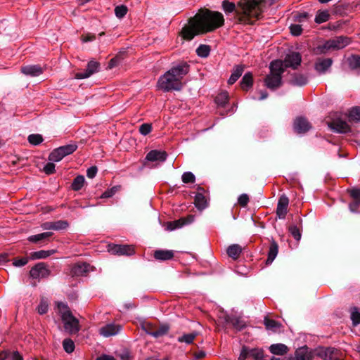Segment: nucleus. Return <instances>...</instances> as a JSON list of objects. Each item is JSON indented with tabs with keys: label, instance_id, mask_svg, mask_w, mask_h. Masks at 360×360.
I'll list each match as a JSON object with an SVG mask.
<instances>
[{
	"label": "nucleus",
	"instance_id": "f257e3e1",
	"mask_svg": "<svg viewBox=\"0 0 360 360\" xmlns=\"http://www.w3.org/2000/svg\"><path fill=\"white\" fill-rule=\"evenodd\" d=\"M224 25L221 13L207 8H200L189 18L180 32V36L186 41L192 40L195 36L212 32Z\"/></svg>",
	"mask_w": 360,
	"mask_h": 360
},
{
	"label": "nucleus",
	"instance_id": "f03ea898",
	"mask_svg": "<svg viewBox=\"0 0 360 360\" xmlns=\"http://www.w3.org/2000/svg\"><path fill=\"white\" fill-rule=\"evenodd\" d=\"M259 0H240L237 4L236 19L244 25L254 24L262 15Z\"/></svg>",
	"mask_w": 360,
	"mask_h": 360
},
{
	"label": "nucleus",
	"instance_id": "7ed1b4c3",
	"mask_svg": "<svg viewBox=\"0 0 360 360\" xmlns=\"http://www.w3.org/2000/svg\"><path fill=\"white\" fill-rule=\"evenodd\" d=\"M269 73L265 77V86L271 90H276L281 86L282 75L284 72L282 60H272L269 64Z\"/></svg>",
	"mask_w": 360,
	"mask_h": 360
},
{
	"label": "nucleus",
	"instance_id": "20e7f679",
	"mask_svg": "<svg viewBox=\"0 0 360 360\" xmlns=\"http://www.w3.org/2000/svg\"><path fill=\"white\" fill-rule=\"evenodd\" d=\"M57 309L64 323L65 330L70 334L77 333L79 330V321L73 316L69 307L63 302H58Z\"/></svg>",
	"mask_w": 360,
	"mask_h": 360
},
{
	"label": "nucleus",
	"instance_id": "39448f33",
	"mask_svg": "<svg viewBox=\"0 0 360 360\" xmlns=\"http://www.w3.org/2000/svg\"><path fill=\"white\" fill-rule=\"evenodd\" d=\"M157 88L165 92H169L172 90L179 91L182 87V82L179 79L174 77L168 70L163 75L160 77L157 82Z\"/></svg>",
	"mask_w": 360,
	"mask_h": 360
},
{
	"label": "nucleus",
	"instance_id": "423d86ee",
	"mask_svg": "<svg viewBox=\"0 0 360 360\" xmlns=\"http://www.w3.org/2000/svg\"><path fill=\"white\" fill-rule=\"evenodd\" d=\"M350 43V39L346 37H337L326 41L323 45L317 47L319 53H326L331 50H338L345 48Z\"/></svg>",
	"mask_w": 360,
	"mask_h": 360
},
{
	"label": "nucleus",
	"instance_id": "0eeeda50",
	"mask_svg": "<svg viewBox=\"0 0 360 360\" xmlns=\"http://www.w3.org/2000/svg\"><path fill=\"white\" fill-rule=\"evenodd\" d=\"M316 355L323 360H343V352L334 347H320L316 350Z\"/></svg>",
	"mask_w": 360,
	"mask_h": 360
},
{
	"label": "nucleus",
	"instance_id": "6e6552de",
	"mask_svg": "<svg viewBox=\"0 0 360 360\" xmlns=\"http://www.w3.org/2000/svg\"><path fill=\"white\" fill-rule=\"evenodd\" d=\"M50 274V270L44 262L37 264L30 271V275L34 279L47 278Z\"/></svg>",
	"mask_w": 360,
	"mask_h": 360
},
{
	"label": "nucleus",
	"instance_id": "1a4fd4ad",
	"mask_svg": "<svg viewBox=\"0 0 360 360\" xmlns=\"http://www.w3.org/2000/svg\"><path fill=\"white\" fill-rule=\"evenodd\" d=\"M109 251L112 255L131 256L135 253L134 246L132 245H109Z\"/></svg>",
	"mask_w": 360,
	"mask_h": 360
},
{
	"label": "nucleus",
	"instance_id": "9d476101",
	"mask_svg": "<svg viewBox=\"0 0 360 360\" xmlns=\"http://www.w3.org/2000/svg\"><path fill=\"white\" fill-rule=\"evenodd\" d=\"M302 62V56L298 52H292L287 54L282 63L283 64L284 70L287 68H291L294 70L297 69Z\"/></svg>",
	"mask_w": 360,
	"mask_h": 360
},
{
	"label": "nucleus",
	"instance_id": "9b49d317",
	"mask_svg": "<svg viewBox=\"0 0 360 360\" xmlns=\"http://www.w3.org/2000/svg\"><path fill=\"white\" fill-rule=\"evenodd\" d=\"M169 71L174 77L181 82L183 77L189 72L190 65L187 62L181 61L176 65H174Z\"/></svg>",
	"mask_w": 360,
	"mask_h": 360
},
{
	"label": "nucleus",
	"instance_id": "f8f14e48",
	"mask_svg": "<svg viewBox=\"0 0 360 360\" xmlns=\"http://www.w3.org/2000/svg\"><path fill=\"white\" fill-rule=\"evenodd\" d=\"M328 126L333 131L340 134H347L351 131V127L347 123V122L341 119H336L331 122H328Z\"/></svg>",
	"mask_w": 360,
	"mask_h": 360
},
{
	"label": "nucleus",
	"instance_id": "ddd939ff",
	"mask_svg": "<svg viewBox=\"0 0 360 360\" xmlns=\"http://www.w3.org/2000/svg\"><path fill=\"white\" fill-rule=\"evenodd\" d=\"M194 220L193 215H188L186 217H181L177 220L168 221L165 223V226L167 231H174L176 229L181 228L184 225L191 224Z\"/></svg>",
	"mask_w": 360,
	"mask_h": 360
},
{
	"label": "nucleus",
	"instance_id": "4468645a",
	"mask_svg": "<svg viewBox=\"0 0 360 360\" xmlns=\"http://www.w3.org/2000/svg\"><path fill=\"white\" fill-rule=\"evenodd\" d=\"M289 198L285 195H282L278 201L276 207V216L281 219H284L286 217L288 210Z\"/></svg>",
	"mask_w": 360,
	"mask_h": 360
},
{
	"label": "nucleus",
	"instance_id": "2eb2a0df",
	"mask_svg": "<svg viewBox=\"0 0 360 360\" xmlns=\"http://www.w3.org/2000/svg\"><path fill=\"white\" fill-rule=\"evenodd\" d=\"M315 356L316 351L314 352L307 346L297 349L295 352V360H314Z\"/></svg>",
	"mask_w": 360,
	"mask_h": 360
},
{
	"label": "nucleus",
	"instance_id": "dca6fc26",
	"mask_svg": "<svg viewBox=\"0 0 360 360\" xmlns=\"http://www.w3.org/2000/svg\"><path fill=\"white\" fill-rule=\"evenodd\" d=\"M99 65L98 62L94 60L89 61L87 64L86 69L83 72H77L75 74V78L81 79L89 77L94 73L98 72Z\"/></svg>",
	"mask_w": 360,
	"mask_h": 360
},
{
	"label": "nucleus",
	"instance_id": "f3484780",
	"mask_svg": "<svg viewBox=\"0 0 360 360\" xmlns=\"http://www.w3.org/2000/svg\"><path fill=\"white\" fill-rule=\"evenodd\" d=\"M93 270V267L86 263H77L71 269L72 276H84Z\"/></svg>",
	"mask_w": 360,
	"mask_h": 360
},
{
	"label": "nucleus",
	"instance_id": "a211bd4d",
	"mask_svg": "<svg viewBox=\"0 0 360 360\" xmlns=\"http://www.w3.org/2000/svg\"><path fill=\"white\" fill-rule=\"evenodd\" d=\"M69 223L66 220H58L56 221H47L41 225L44 230L61 231L68 229Z\"/></svg>",
	"mask_w": 360,
	"mask_h": 360
},
{
	"label": "nucleus",
	"instance_id": "6ab92c4d",
	"mask_svg": "<svg viewBox=\"0 0 360 360\" xmlns=\"http://www.w3.org/2000/svg\"><path fill=\"white\" fill-rule=\"evenodd\" d=\"M121 330V326L118 324L109 323L99 329L100 335L104 337H110L117 335Z\"/></svg>",
	"mask_w": 360,
	"mask_h": 360
},
{
	"label": "nucleus",
	"instance_id": "aec40b11",
	"mask_svg": "<svg viewBox=\"0 0 360 360\" xmlns=\"http://www.w3.org/2000/svg\"><path fill=\"white\" fill-rule=\"evenodd\" d=\"M310 128V123L304 117H297L294 122V129L297 133H305L309 131Z\"/></svg>",
	"mask_w": 360,
	"mask_h": 360
},
{
	"label": "nucleus",
	"instance_id": "412c9836",
	"mask_svg": "<svg viewBox=\"0 0 360 360\" xmlns=\"http://www.w3.org/2000/svg\"><path fill=\"white\" fill-rule=\"evenodd\" d=\"M331 58H318L314 64L315 70L320 74L324 73L332 65Z\"/></svg>",
	"mask_w": 360,
	"mask_h": 360
},
{
	"label": "nucleus",
	"instance_id": "4be33fe9",
	"mask_svg": "<svg viewBox=\"0 0 360 360\" xmlns=\"http://www.w3.org/2000/svg\"><path fill=\"white\" fill-rule=\"evenodd\" d=\"M21 72L26 75L37 77L44 72V69L38 65H27L21 68Z\"/></svg>",
	"mask_w": 360,
	"mask_h": 360
},
{
	"label": "nucleus",
	"instance_id": "5701e85b",
	"mask_svg": "<svg viewBox=\"0 0 360 360\" xmlns=\"http://www.w3.org/2000/svg\"><path fill=\"white\" fill-rule=\"evenodd\" d=\"M167 154L165 151L158 150H152L146 155V159L150 162L161 161L163 162L167 159Z\"/></svg>",
	"mask_w": 360,
	"mask_h": 360
},
{
	"label": "nucleus",
	"instance_id": "b1692460",
	"mask_svg": "<svg viewBox=\"0 0 360 360\" xmlns=\"http://www.w3.org/2000/svg\"><path fill=\"white\" fill-rule=\"evenodd\" d=\"M153 257L156 260L167 261L173 259L174 253L173 250H157L154 251Z\"/></svg>",
	"mask_w": 360,
	"mask_h": 360
},
{
	"label": "nucleus",
	"instance_id": "393cba45",
	"mask_svg": "<svg viewBox=\"0 0 360 360\" xmlns=\"http://www.w3.org/2000/svg\"><path fill=\"white\" fill-rule=\"evenodd\" d=\"M209 200V195H202L201 193H196L194 199V205L198 210H202L208 206Z\"/></svg>",
	"mask_w": 360,
	"mask_h": 360
},
{
	"label": "nucleus",
	"instance_id": "a878e982",
	"mask_svg": "<svg viewBox=\"0 0 360 360\" xmlns=\"http://www.w3.org/2000/svg\"><path fill=\"white\" fill-rule=\"evenodd\" d=\"M264 324L266 330H269L275 333L280 332L283 328V325L281 323L269 319L267 316H266L264 319Z\"/></svg>",
	"mask_w": 360,
	"mask_h": 360
},
{
	"label": "nucleus",
	"instance_id": "bb28decb",
	"mask_svg": "<svg viewBox=\"0 0 360 360\" xmlns=\"http://www.w3.org/2000/svg\"><path fill=\"white\" fill-rule=\"evenodd\" d=\"M243 252V248L238 244H232L226 249V253L233 260H237Z\"/></svg>",
	"mask_w": 360,
	"mask_h": 360
},
{
	"label": "nucleus",
	"instance_id": "cd10ccee",
	"mask_svg": "<svg viewBox=\"0 0 360 360\" xmlns=\"http://www.w3.org/2000/svg\"><path fill=\"white\" fill-rule=\"evenodd\" d=\"M269 351L274 355L283 356L288 352L289 349L285 345L278 343L271 345L269 347Z\"/></svg>",
	"mask_w": 360,
	"mask_h": 360
},
{
	"label": "nucleus",
	"instance_id": "c85d7f7f",
	"mask_svg": "<svg viewBox=\"0 0 360 360\" xmlns=\"http://www.w3.org/2000/svg\"><path fill=\"white\" fill-rule=\"evenodd\" d=\"M278 252V245L274 240H271L269 248L268 257L266 262L267 264H271L274 260Z\"/></svg>",
	"mask_w": 360,
	"mask_h": 360
},
{
	"label": "nucleus",
	"instance_id": "c756f323",
	"mask_svg": "<svg viewBox=\"0 0 360 360\" xmlns=\"http://www.w3.org/2000/svg\"><path fill=\"white\" fill-rule=\"evenodd\" d=\"M253 82L252 74L250 72L245 73L240 83L241 89L248 91V89L252 86Z\"/></svg>",
	"mask_w": 360,
	"mask_h": 360
},
{
	"label": "nucleus",
	"instance_id": "7c9ffc66",
	"mask_svg": "<svg viewBox=\"0 0 360 360\" xmlns=\"http://www.w3.org/2000/svg\"><path fill=\"white\" fill-rule=\"evenodd\" d=\"M53 235V232H44L41 233L30 236L28 237L27 240L31 243H37L42 240H49V238Z\"/></svg>",
	"mask_w": 360,
	"mask_h": 360
},
{
	"label": "nucleus",
	"instance_id": "2f4dec72",
	"mask_svg": "<svg viewBox=\"0 0 360 360\" xmlns=\"http://www.w3.org/2000/svg\"><path fill=\"white\" fill-rule=\"evenodd\" d=\"M308 82L307 77L302 74H295L290 80V83L293 86H302Z\"/></svg>",
	"mask_w": 360,
	"mask_h": 360
},
{
	"label": "nucleus",
	"instance_id": "473e14b6",
	"mask_svg": "<svg viewBox=\"0 0 360 360\" xmlns=\"http://www.w3.org/2000/svg\"><path fill=\"white\" fill-rule=\"evenodd\" d=\"M229 95L226 91H221L216 96L214 101L218 106L224 107L229 103Z\"/></svg>",
	"mask_w": 360,
	"mask_h": 360
},
{
	"label": "nucleus",
	"instance_id": "72a5a7b5",
	"mask_svg": "<svg viewBox=\"0 0 360 360\" xmlns=\"http://www.w3.org/2000/svg\"><path fill=\"white\" fill-rule=\"evenodd\" d=\"M244 68L242 65H236L234 69L233 72L231 75V77H229L228 80V83L229 84H233L242 75L243 72Z\"/></svg>",
	"mask_w": 360,
	"mask_h": 360
},
{
	"label": "nucleus",
	"instance_id": "f704fd0d",
	"mask_svg": "<svg viewBox=\"0 0 360 360\" xmlns=\"http://www.w3.org/2000/svg\"><path fill=\"white\" fill-rule=\"evenodd\" d=\"M349 122H358L360 121V107L352 108L347 114Z\"/></svg>",
	"mask_w": 360,
	"mask_h": 360
},
{
	"label": "nucleus",
	"instance_id": "c9c22d12",
	"mask_svg": "<svg viewBox=\"0 0 360 360\" xmlns=\"http://www.w3.org/2000/svg\"><path fill=\"white\" fill-rule=\"evenodd\" d=\"M55 252V250H39L30 254L32 259H45Z\"/></svg>",
	"mask_w": 360,
	"mask_h": 360
},
{
	"label": "nucleus",
	"instance_id": "e433bc0d",
	"mask_svg": "<svg viewBox=\"0 0 360 360\" xmlns=\"http://www.w3.org/2000/svg\"><path fill=\"white\" fill-rule=\"evenodd\" d=\"M84 182L85 179L84 176L79 175L74 179L71 188L73 191H78L83 187Z\"/></svg>",
	"mask_w": 360,
	"mask_h": 360
},
{
	"label": "nucleus",
	"instance_id": "4c0bfd02",
	"mask_svg": "<svg viewBox=\"0 0 360 360\" xmlns=\"http://www.w3.org/2000/svg\"><path fill=\"white\" fill-rule=\"evenodd\" d=\"M65 155L60 148L54 149L49 155V160L53 162L60 161Z\"/></svg>",
	"mask_w": 360,
	"mask_h": 360
},
{
	"label": "nucleus",
	"instance_id": "58836bf2",
	"mask_svg": "<svg viewBox=\"0 0 360 360\" xmlns=\"http://www.w3.org/2000/svg\"><path fill=\"white\" fill-rule=\"evenodd\" d=\"M198 333L196 332L184 334L183 335L178 338L179 342H186V344H191L197 337Z\"/></svg>",
	"mask_w": 360,
	"mask_h": 360
},
{
	"label": "nucleus",
	"instance_id": "ea45409f",
	"mask_svg": "<svg viewBox=\"0 0 360 360\" xmlns=\"http://www.w3.org/2000/svg\"><path fill=\"white\" fill-rule=\"evenodd\" d=\"M210 46L206 44H200L196 49V53L198 56L206 58L210 55Z\"/></svg>",
	"mask_w": 360,
	"mask_h": 360
},
{
	"label": "nucleus",
	"instance_id": "a19ab883",
	"mask_svg": "<svg viewBox=\"0 0 360 360\" xmlns=\"http://www.w3.org/2000/svg\"><path fill=\"white\" fill-rule=\"evenodd\" d=\"M222 8L226 13H230L234 11L236 15L237 6L234 3L224 0L222 1Z\"/></svg>",
	"mask_w": 360,
	"mask_h": 360
},
{
	"label": "nucleus",
	"instance_id": "79ce46f5",
	"mask_svg": "<svg viewBox=\"0 0 360 360\" xmlns=\"http://www.w3.org/2000/svg\"><path fill=\"white\" fill-rule=\"evenodd\" d=\"M329 18L330 14L328 11H319L316 15L315 22L319 24L325 22L329 20Z\"/></svg>",
	"mask_w": 360,
	"mask_h": 360
},
{
	"label": "nucleus",
	"instance_id": "37998d69",
	"mask_svg": "<svg viewBox=\"0 0 360 360\" xmlns=\"http://www.w3.org/2000/svg\"><path fill=\"white\" fill-rule=\"evenodd\" d=\"M62 150L63 155L65 156L73 153L77 149V145L71 143L59 147Z\"/></svg>",
	"mask_w": 360,
	"mask_h": 360
},
{
	"label": "nucleus",
	"instance_id": "c03bdc74",
	"mask_svg": "<svg viewBox=\"0 0 360 360\" xmlns=\"http://www.w3.org/2000/svg\"><path fill=\"white\" fill-rule=\"evenodd\" d=\"M63 347L68 354L73 352L75 348L74 342L70 338H66L63 341Z\"/></svg>",
	"mask_w": 360,
	"mask_h": 360
},
{
	"label": "nucleus",
	"instance_id": "a18cd8bd",
	"mask_svg": "<svg viewBox=\"0 0 360 360\" xmlns=\"http://www.w3.org/2000/svg\"><path fill=\"white\" fill-rule=\"evenodd\" d=\"M27 140L29 143L33 146H37L43 141V137L39 134H32L28 136Z\"/></svg>",
	"mask_w": 360,
	"mask_h": 360
},
{
	"label": "nucleus",
	"instance_id": "49530a36",
	"mask_svg": "<svg viewBox=\"0 0 360 360\" xmlns=\"http://www.w3.org/2000/svg\"><path fill=\"white\" fill-rule=\"evenodd\" d=\"M169 331L167 326H155V332L153 336L158 338L166 335Z\"/></svg>",
	"mask_w": 360,
	"mask_h": 360
},
{
	"label": "nucleus",
	"instance_id": "de8ad7c7",
	"mask_svg": "<svg viewBox=\"0 0 360 360\" xmlns=\"http://www.w3.org/2000/svg\"><path fill=\"white\" fill-rule=\"evenodd\" d=\"M349 65L352 69L360 68V56L354 55L352 56L349 59Z\"/></svg>",
	"mask_w": 360,
	"mask_h": 360
},
{
	"label": "nucleus",
	"instance_id": "09e8293b",
	"mask_svg": "<svg viewBox=\"0 0 360 360\" xmlns=\"http://www.w3.org/2000/svg\"><path fill=\"white\" fill-rule=\"evenodd\" d=\"M181 180L184 184H193L195 181V176L192 172H186L182 174Z\"/></svg>",
	"mask_w": 360,
	"mask_h": 360
},
{
	"label": "nucleus",
	"instance_id": "8fccbe9b",
	"mask_svg": "<svg viewBox=\"0 0 360 360\" xmlns=\"http://www.w3.org/2000/svg\"><path fill=\"white\" fill-rule=\"evenodd\" d=\"M351 319L354 326H356L360 323V312L356 307L352 309Z\"/></svg>",
	"mask_w": 360,
	"mask_h": 360
},
{
	"label": "nucleus",
	"instance_id": "3c124183",
	"mask_svg": "<svg viewBox=\"0 0 360 360\" xmlns=\"http://www.w3.org/2000/svg\"><path fill=\"white\" fill-rule=\"evenodd\" d=\"M127 7L124 5L117 6L115 8V15L119 18H123L127 14Z\"/></svg>",
	"mask_w": 360,
	"mask_h": 360
},
{
	"label": "nucleus",
	"instance_id": "603ef678",
	"mask_svg": "<svg viewBox=\"0 0 360 360\" xmlns=\"http://www.w3.org/2000/svg\"><path fill=\"white\" fill-rule=\"evenodd\" d=\"M122 60V57L121 55L117 54L114 58H112L108 63V69H112L113 68L117 66Z\"/></svg>",
	"mask_w": 360,
	"mask_h": 360
},
{
	"label": "nucleus",
	"instance_id": "864d4df0",
	"mask_svg": "<svg viewBox=\"0 0 360 360\" xmlns=\"http://www.w3.org/2000/svg\"><path fill=\"white\" fill-rule=\"evenodd\" d=\"M155 325L149 323L145 322L142 324V328L148 333L151 335H153L155 328Z\"/></svg>",
	"mask_w": 360,
	"mask_h": 360
},
{
	"label": "nucleus",
	"instance_id": "5fc2aeb1",
	"mask_svg": "<svg viewBox=\"0 0 360 360\" xmlns=\"http://www.w3.org/2000/svg\"><path fill=\"white\" fill-rule=\"evenodd\" d=\"M290 33L294 36H300L302 32V28L301 25L297 24H293L290 26Z\"/></svg>",
	"mask_w": 360,
	"mask_h": 360
},
{
	"label": "nucleus",
	"instance_id": "6e6d98bb",
	"mask_svg": "<svg viewBox=\"0 0 360 360\" xmlns=\"http://www.w3.org/2000/svg\"><path fill=\"white\" fill-rule=\"evenodd\" d=\"M289 231L295 240H300L301 233L300 231V229L296 226H290Z\"/></svg>",
	"mask_w": 360,
	"mask_h": 360
},
{
	"label": "nucleus",
	"instance_id": "4d7b16f0",
	"mask_svg": "<svg viewBox=\"0 0 360 360\" xmlns=\"http://www.w3.org/2000/svg\"><path fill=\"white\" fill-rule=\"evenodd\" d=\"M348 193H349L351 198L354 201H358L360 202V189L359 188H352L348 190Z\"/></svg>",
	"mask_w": 360,
	"mask_h": 360
},
{
	"label": "nucleus",
	"instance_id": "13d9d810",
	"mask_svg": "<svg viewBox=\"0 0 360 360\" xmlns=\"http://www.w3.org/2000/svg\"><path fill=\"white\" fill-rule=\"evenodd\" d=\"M152 130V125L150 124L144 123L141 124L139 127V132L142 135H147Z\"/></svg>",
	"mask_w": 360,
	"mask_h": 360
},
{
	"label": "nucleus",
	"instance_id": "bf43d9fd",
	"mask_svg": "<svg viewBox=\"0 0 360 360\" xmlns=\"http://www.w3.org/2000/svg\"><path fill=\"white\" fill-rule=\"evenodd\" d=\"M249 200V196L247 194L243 193L238 197V203L240 206L245 207L248 205Z\"/></svg>",
	"mask_w": 360,
	"mask_h": 360
},
{
	"label": "nucleus",
	"instance_id": "052dcab7",
	"mask_svg": "<svg viewBox=\"0 0 360 360\" xmlns=\"http://www.w3.org/2000/svg\"><path fill=\"white\" fill-rule=\"evenodd\" d=\"M48 303L44 300H41L37 307V311L39 314H45L48 311Z\"/></svg>",
	"mask_w": 360,
	"mask_h": 360
},
{
	"label": "nucleus",
	"instance_id": "680f3d73",
	"mask_svg": "<svg viewBox=\"0 0 360 360\" xmlns=\"http://www.w3.org/2000/svg\"><path fill=\"white\" fill-rule=\"evenodd\" d=\"M120 188V186H113L112 188L105 191L101 195L103 198H108L112 197Z\"/></svg>",
	"mask_w": 360,
	"mask_h": 360
},
{
	"label": "nucleus",
	"instance_id": "e2e57ef3",
	"mask_svg": "<svg viewBox=\"0 0 360 360\" xmlns=\"http://www.w3.org/2000/svg\"><path fill=\"white\" fill-rule=\"evenodd\" d=\"M28 262L27 257H16L13 261V264L15 266H22L27 264Z\"/></svg>",
	"mask_w": 360,
	"mask_h": 360
},
{
	"label": "nucleus",
	"instance_id": "0e129e2a",
	"mask_svg": "<svg viewBox=\"0 0 360 360\" xmlns=\"http://www.w3.org/2000/svg\"><path fill=\"white\" fill-rule=\"evenodd\" d=\"M250 356L253 357L255 360H262L263 353L257 349H252L250 350Z\"/></svg>",
	"mask_w": 360,
	"mask_h": 360
},
{
	"label": "nucleus",
	"instance_id": "69168bd1",
	"mask_svg": "<svg viewBox=\"0 0 360 360\" xmlns=\"http://www.w3.org/2000/svg\"><path fill=\"white\" fill-rule=\"evenodd\" d=\"M43 171L46 174H52L53 173H55L56 172V169H55V165L52 162H48L44 167V169H43Z\"/></svg>",
	"mask_w": 360,
	"mask_h": 360
},
{
	"label": "nucleus",
	"instance_id": "338daca9",
	"mask_svg": "<svg viewBox=\"0 0 360 360\" xmlns=\"http://www.w3.org/2000/svg\"><path fill=\"white\" fill-rule=\"evenodd\" d=\"M250 356V350H248V347L243 346L240 351V354L238 356V360H245L248 356Z\"/></svg>",
	"mask_w": 360,
	"mask_h": 360
},
{
	"label": "nucleus",
	"instance_id": "774afa93",
	"mask_svg": "<svg viewBox=\"0 0 360 360\" xmlns=\"http://www.w3.org/2000/svg\"><path fill=\"white\" fill-rule=\"evenodd\" d=\"M8 357L7 358L9 360H23L22 355L18 352H8Z\"/></svg>",
	"mask_w": 360,
	"mask_h": 360
}]
</instances>
